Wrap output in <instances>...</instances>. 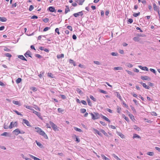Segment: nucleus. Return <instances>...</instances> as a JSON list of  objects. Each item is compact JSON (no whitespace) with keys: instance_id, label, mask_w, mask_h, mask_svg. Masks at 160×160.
I'll return each mask as SVG.
<instances>
[{"instance_id":"f257e3e1","label":"nucleus","mask_w":160,"mask_h":160,"mask_svg":"<svg viewBox=\"0 0 160 160\" xmlns=\"http://www.w3.org/2000/svg\"><path fill=\"white\" fill-rule=\"evenodd\" d=\"M94 114L92 113H89L92 116V118L93 120L98 119L100 118L99 114L98 113L94 112Z\"/></svg>"},{"instance_id":"f03ea898","label":"nucleus","mask_w":160,"mask_h":160,"mask_svg":"<svg viewBox=\"0 0 160 160\" xmlns=\"http://www.w3.org/2000/svg\"><path fill=\"white\" fill-rule=\"evenodd\" d=\"M49 123L50 125H51V127L52 128V129L55 131H59V129H58V127L54 123L52 122L51 121H50L49 122Z\"/></svg>"},{"instance_id":"7ed1b4c3","label":"nucleus","mask_w":160,"mask_h":160,"mask_svg":"<svg viewBox=\"0 0 160 160\" xmlns=\"http://www.w3.org/2000/svg\"><path fill=\"white\" fill-rule=\"evenodd\" d=\"M18 126V122H11L10 125L8 127L9 129H11L13 127H16Z\"/></svg>"},{"instance_id":"20e7f679","label":"nucleus","mask_w":160,"mask_h":160,"mask_svg":"<svg viewBox=\"0 0 160 160\" xmlns=\"http://www.w3.org/2000/svg\"><path fill=\"white\" fill-rule=\"evenodd\" d=\"M12 133L16 135H18L20 133H24V132L23 131L21 132L19 129L17 128L14 130L13 131Z\"/></svg>"},{"instance_id":"39448f33","label":"nucleus","mask_w":160,"mask_h":160,"mask_svg":"<svg viewBox=\"0 0 160 160\" xmlns=\"http://www.w3.org/2000/svg\"><path fill=\"white\" fill-rule=\"evenodd\" d=\"M153 5L154 10L155 11H157L158 12V15L159 16V18H160L159 13L160 11L159 8L157 6L156 4L154 3H153Z\"/></svg>"},{"instance_id":"423d86ee","label":"nucleus","mask_w":160,"mask_h":160,"mask_svg":"<svg viewBox=\"0 0 160 160\" xmlns=\"http://www.w3.org/2000/svg\"><path fill=\"white\" fill-rule=\"evenodd\" d=\"M41 135L42 136L46 139H48V137L45 133L41 129Z\"/></svg>"},{"instance_id":"0eeeda50","label":"nucleus","mask_w":160,"mask_h":160,"mask_svg":"<svg viewBox=\"0 0 160 160\" xmlns=\"http://www.w3.org/2000/svg\"><path fill=\"white\" fill-rule=\"evenodd\" d=\"M141 78L143 80L150 81L151 80V78L149 77L145 76H141Z\"/></svg>"},{"instance_id":"6e6552de","label":"nucleus","mask_w":160,"mask_h":160,"mask_svg":"<svg viewBox=\"0 0 160 160\" xmlns=\"http://www.w3.org/2000/svg\"><path fill=\"white\" fill-rule=\"evenodd\" d=\"M48 10H49L51 12H56V11L54 8L53 7H50L48 9Z\"/></svg>"},{"instance_id":"1a4fd4ad","label":"nucleus","mask_w":160,"mask_h":160,"mask_svg":"<svg viewBox=\"0 0 160 160\" xmlns=\"http://www.w3.org/2000/svg\"><path fill=\"white\" fill-rule=\"evenodd\" d=\"M23 122L28 126H31L29 121L26 119H23Z\"/></svg>"},{"instance_id":"9d476101","label":"nucleus","mask_w":160,"mask_h":160,"mask_svg":"<svg viewBox=\"0 0 160 160\" xmlns=\"http://www.w3.org/2000/svg\"><path fill=\"white\" fill-rule=\"evenodd\" d=\"M116 133L120 137L122 138H125L124 135L123 134H122L121 132H119L118 131H117Z\"/></svg>"},{"instance_id":"9b49d317","label":"nucleus","mask_w":160,"mask_h":160,"mask_svg":"<svg viewBox=\"0 0 160 160\" xmlns=\"http://www.w3.org/2000/svg\"><path fill=\"white\" fill-rule=\"evenodd\" d=\"M140 83L145 88L147 89H149L150 88V87L149 86L147 85L145 83H144L143 82H140Z\"/></svg>"},{"instance_id":"f8f14e48","label":"nucleus","mask_w":160,"mask_h":160,"mask_svg":"<svg viewBox=\"0 0 160 160\" xmlns=\"http://www.w3.org/2000/svg\"><path fill=\"white\" fill-rule=\"evenodd\" d=\"M93 130L95 131V133L99 135L101 137H102V134L101 133H100L98 130L95 129V128H93Z\"/></svg>"},{"instance_id":"ddd939ff","label":"nucleus","mask_w":160,"mask_h":160,"mask_svg":"<svg viewBox=\"0 0 160 160\" xmlns=\"http://www.w3.org/2000/svg\"><path fill=\"white\" fill-rule=\"evenodd\" d=\"M138 67L142 70H146L147 71H148V68L146 67H143L142 66L140 65L138 66Z\"/></svg>"},{"instance_id":"4468645a","label":"nucleus","mask_w":160,"mask_h":160,"mask_svg":"<svg viewBox=\"0 0 160 160\" xmlns=\"http://www.w3.org/2000/svg\"><path fill=\"white\" fill-rule=\"evenodd\" d=\"M101 118L102 119H104L105 120L108 121V122L109 123L110 122V121L109 119L107 118L105 116L102 115H101Z\"/></svg>"},{"instance_id":"2eb2a0df","label":"nucleus","mask_w":160,"mask_h":160,"mask_svg":"<svg viewBox=\"0 0 160 160\" xmlns=\"http://www.w3.org/2000/svg\"><path fill=\"white\" fill-rule=\"evenodd\" d=\"M69 62L70 63H72L74 66H76L75 62L73 60L71 59H70L69 60Z\"/></svg>"},{"instance_id":"dca6fc26","label":"nucleus","mask_w":160,"mask_h":160,"mask_svg":"<svg viewBox=\"0 0 160 160\" xmlns=\"http://www.w3.org/2000/svg\"><path fill=\"white\" fill-rule=\"evenodd\" d=\"M31 54V52L30 51H27L25 54V56L26 57H30V54Z\"/></svg>"},{"instance_id":"f3484780","label":"nucleus","mask_w":160,"mask_h":160,"mask_svg":"<svg viewBox=\"0 0 160 160\" xmlns=\"http://www.w3.org/2000/svg\"><path fill=\"white\" fill-rule=\"evenodd\" d=\"M30 157L32 158L34 160H40L39 158H36L31 155H29Z\"/></svg>"},{"instance_id":"a211bd4d","label":"nucleus","mask_w":160,"mask_h":160,"mask_svg":"<svg viewBox=\"0 0 160 160\" xmlns=\"http://www.w3.org/2000/svg\"><path fill=\"white\" fill-rule=\"evenodd\" d=\"M7 19L6 18L0 17V21L2 22H6Z\"/></svg>"},{"instance_id":"6ab92c4d","label":"nucleus","mask_w":160,"mask_h":160,"mask_svg":"<svg viewBox=\"0 0 160 160\" xmlns=\"http://www.w3.org/2000/svg\"><path fill=\"white\" fill-rule=\"evenodd\" d=\"M66 8L65 9V14L67 13L68 12L70 11L68 6H66Z\"/></svg>"},{"instance_id":"aec40b11","label":"nucleus","mask_w":160,"mask_h":160,"mask_svg":"<svg viewBox=\"0 0 160 160\" xmlns=\"http://www.w3.org/2000/svg\"><path fill=\"white\" fill-rule=\"evenodd\" d=\"M41 50H43L44 51L47 52H49V50L48 49L46 48H44V47H41Z\"/></svg>"},{"instance_id":"412c9836","label":"nucleus","mask_w":160,"mask_h":160,"mask_svg":"<svg viewBox=\"0 0 160 160\" xmlns=\"http://www.w3.org/2000/svg\"><path fill=\"white\" fill-rule=\"evenodd\" d=\"M100 131L103 133V134L105 136L108 137V134L106 132L104 131V130L103 129H101Z\"/></svg>"},{"instance_id":"4be33fe9","label":"nucleus","mask_w":160,"mask_h":160,"mask_svg":"<svg viewBox=\"0 0 160 160\" xmlns=\"http://www.w3.org/2000/svg\"><path fill=\"white\" fill-rule=\"evenodd\" d=\"M18 58L22 60L27 61V59L25 58V57L23 55H19L18 56Z\"/></svg>"},{"instance_id":"5701e85b","label":"nucleus","mask_w":160,"mask_h":160,"mask_svg":"<svg viewBox=\"0 0 160 160\" xmlns=\"http://www.w3.org/2000/svg\"><path fill=\"white\" fill-rule=\"evenodd\" d=\"M74 129L75 130H76L77 131H78L79 132H82V130L81 129H80V128H78L77 127H74Z\"/></svg>"},{"instance_id":"b1692460","label":"nucleus","mask_w":160,"mask_h":160,"mask_svg":"<svg viewBox=\"0 0 160 160\" xmlns=\"http://www.w3.org/2000/svg\"><path fill=\"white\" fill-rule=\"evenodd\" d=\"M116 93L117 94V97L118 98L120 99V100H122V98L120 94L118 92H116Z\"/></svg>"},{"instance_id":"393cba45","label":"nucleus","mask_w":160,"mask_h":160,"mask_svg":"<svg viewBox=\"0 0 160 160\" xmlns=\"http://www.w3.org/2000/svg\"><path fill=\"white\" fill-rule=\"evenodd\" d=\"M64 57V54H61L58 55H57V58H63Z\"/></svg>"},{"instance_id":"a878e982","label":"nucleus","mask_w":160,"mask_h":160,"mask_svg":"<svg viewBox=\"0 0 160 160\" xmlns=\"http://www.w3.org/2000/svg\"><path fill=\"white\" fill-rule=\"evenodd\" d=\"M122 68L121 67H115L114 68V69L115 70H122Z\"/></svg>"},{"instance_id":"bb28decb","label":"nucleus","mask_w":160,"mask_h":160,"mask_svg":"<svg viewBox=\"0 0 160 160\" xmlns=\"http://www.w3.org/2000/svg\"><path fill=\"white\" fill-rule=\"evenodd\" d=\"M133 138H141V137L139 136L138 135V134H133Z\"/></svg>"},{"instance_id":"cd10ccee","label":"nucleus","mask_w":160,"mask_h":160,"mask_svg":"<svg viewBox=\"0 0 160 160\" xmlns=\"http://www.w3.org/2000/svg\"><path fill=\"white\" fill-rule=\"evenodd\" d=\"M88 105L91 107L92 106V103L91 102L90 99L89 98H88L87 100Z\"/></svg>"},{"instance_id":"c85d7f7f","label":"nucleus","mask_w":160,"mask_h":160,"mask_svg":"<svg viewBox=\"0 0 160 160\" xmlns=\"http://www.w3.org/2000/svg\"><path fill=\"white\" fill-rule=\"evenodd\" d=\"M140 39L138 37H136L133 38V40L135 41H138Z\"/></svg>"},{"instance_id":"c756f323","label":"nucleus","mask_w":160,"mask_h":160,"mask_svg":"<svg viewBox=\"0 0 160 160\" xmlns=\"http://www.w3.org/2000/svg\"><path fill=\"white\" fill-rule=\"evenodd\" d=\"M12 103L14 104H15V105H19L20 103L18 101H16L13 100V101H12Z\"/></svg>"},{"instance_id":"7c9ffc66","label":"nucleus","mask_w":160,"mask_h":160,"mask_svg":"<svg viewBox=\"0 0 160 160\" xmlns=\"http://www.w3.org/2000/svg\"><path fill=\"white\" fill-rule=\"evenodd\" d=\"M134 129L138 131H139L141 130L140 128L139 127H138L136 125L134 126Z\"/></svg>"},{"instance_id":"2f4dec72","label":"nucleus","mask_w":160,"mask_h":160,"mask_svg":"<svg viewBox=\"0 0 160 160\" xmlns=\"http://www.w3.org/2000/svg\"><path fill=\"white\" fill-rule=\"evenodd\" d=\"M85 1V0H79L78 3L79 5H82Z\"/></svg>"},{"instance_id":"473e14b6","label":"nucleus","mask_w":160,"mask_h":160,"mask_svg":"<svg viewBox=\"0 0 160 160\" xmlns=\"http://www.w3.org/2000/svg\"><path fill=\"white\" fill-rule=\"evenodd\" d=\"M22 81L21 78H18L16 80V82L18 84L20 82Z\"/></svg>"},{"instance_id":"72a5a7b5","label":"nucleus","mask_w":160,"mask_h":160,"mask_svg":"<svg viewBox=\"0 0 160 160\" xmlns=\"http://www.w3.org/2000/svg\"><path fill=\"white\" fill-rule=\"evenodd\" d=\"M126 71L128 72V73L130 75H132V76L134 75V73L133 72H131V71H128V70H126Z\"/></svg>"},{"instance_id":"f704fd0d","label":"nucleus","mask_w":160,"mask_h":160,"mask_svg":"<svg viewBox=\"0 0 160 160\" xmlns=\"http://www.w3.org/2000/svg\"><path fill=\"white\" fill-rule=\"evenodd\" d=\"M126 65L128 67L132 68L133 67V65L129 63H127Z\"/></svg>"},{"instance_id":"c9c22d12","label":"nucleus","mask_w":160,"mask_h":160,"mask_svg":"<svg viewBox=\"0 0 160 160\" xmlns=\"http://www.w3.org/2000/svg\"><path fill=\"white\" fill-rule=\"evenodd\" d=\"M47 76L48 77H51V78H53V75L51 72H48V73Z\"/></svg>"},{"instance_id":"e433bc0d","label":"nucleus","mask_w":160,"mask_h":160,"mask_svg":"<svg viewBox=\"0 0 160 160\" xmlns=\"http://www.w3.org/2000/svg\"><path fill=\"white\" fill-rule=\"evenodd\" d=\"M24 107H25L26 108H27L28 109H30V110L32 109V107L31 106L25 105H24Z\"/></svg>"},{"instance_id":"4c0bfd02","label":"nucleus","mask_w":160,"mask_h":160,"mask_svg":"<svg viewBox=\"0 0 160 160\" xmlns=\"http://www.w3.org/2000/svg\"><path fill=\"white\" fill-rule=\"evenodd\" d=\"M112 156L116 159H117L118 160H120V159L116 155H115L114 154H112Z\"/></svg>"},{"instance_id":"58836bf2","label":"nucleus","mask_w":160,"mask_h":160,"mask_svg":"<svg viewBox=\"0 0 160 160\" xmlns=\"http://www.w3.org/2000/svg\"><path fill=\"white\" fill-rule=\"evenodd\" d=\"M140 14V12H139L138 13H134L133 14V15L134 17H137Z\"/></svg>"},{"instance_id":"ea45409f","label":"nucleus","mask_w":160,"mask_h":160,"mask_svg":"<svg viewBox=\"0 0 160 160\" xmlns=\"http://www.w3.org/2000/svg\"><path fill=\"white\" fill-rule=\"evenodd\" d=\"M80 112L81 113H83L86 112V110L84 108H81L80 109Z\"/></svg>"},{"instance_id":"a19ab883","label":"nucleus","mask_w":160,"mask_h":160,"mask_svg":"<svg viewBox=\"0 0 160 160\" xmlns=\"http://www.w3.org/2000/svg\"><path fill=\"white\" fill-rule=\"evenodd\" d=\"M147 154L150 156H152L154 155V153L153 152H148L147 153Z\"/></svg>"},{"instance_id":"79ce46f5","label":"nucleus","mask_w":160,"mask_h":160,"mask_svg":"<svg viewBox=\"0 0 160 160\" xmlns=\"http://www.w3.org/2000/svg\"><path fill=\"white\" fill-rule=\"evenodd\" d=\"M14 112H15L18 115L21 116H22V114L21 113H20V112H18L17 110H14Z\"/></svg>"},{"instance_id":"37998d69","label":"nucleus","mask_w":160,"mask_h":160,"mask_svg":"<svg viewBox=\"0 0 160 160\" xmlns=\"http://www.w3.org/2000/svg\"><path fill=\"white\" fill-rule=\"evenodd\" d=\"M123 117L127 122H128L129 121V119L128 118L126 117V116L124 115H123Z\"/></svg>"},{"instance_id":"c03bdc74","label":"nucleus","mask_w":160,"mask_h":160,"mask_svg":"<svg viewBox=\"0 0 160 160\" xmlns=\"http://www.w3.org/2000/svg\"><path fill=\"white\" fill-rule=\"evenodd\" d=\"M43 22L45 23L49 21V19L47 18H45L43 19Z\"/></svg>"},{"instance_id":"a18cd8bd","label":"nucleus","mask_w":160,"mask_h":160,"mask_svg":"<svg viewBox=\"0 0 160 160\" xmlns=\"http://www.w3.org/2000/svg\"><path fill=\"white\" fill-rule=\"evenodd\" d=\"M150 70L153 72V73H154L155 74H156V71H155V70L153 69H152V68H150Z\"/></svg>"},{"instance_id":"49530a36","label":"nucleus","mask_w":160,"mask_h":160,"mask_svg":"<svg viewBox=\"0 0 160 160\" xmlns=\"http://www.w3.org/2000/svg\"><path fill=\"white\" fill-rule=\"evenodd\" d=\"M90 98L92 100H93L94 101H96V98H95L92 96L90 95Z\"/></svg>"},{"instance_id":"de8ad7c7","label":"nucleus","mask_w":160,"mask_h":160,"mask_svg":"<svg viewBox=\"0 0 160 160\" xmlns=\"http://www.w3.org/2000/svg\"><path fill=\"white\" fill-rule=\"evenodd\" d=\"M121 111V108L118 106L117 108V112L118 113H120Z\"/></svg>"},{"instance_id":"09e8293b","label":"nucleus","mask_w":160,"mask_h":160,"mask_svg":"<svg viewBox=\"0 0 160 160\" xmlns=\"http://www.w3.org/2000/svg\"><path fill=\"white\" fill-rule=\"evenodd\" d=\"M55 32H56L58 34V35H59L60 32H59V30L58 28H57L55 29Z\"/></svg>"},{"instance_id":"8fccbe9b","label":"nucleus","mask_w":160,"mask_h":160,"mask_svg":"<svg viewBox=\"0 0 160 160\" xmlns=\"http://www.w3.org/2000/svg\"><path fill=\"white\" fill-rule=\"evenodd\" d=\"M75 137H76V141L77 142H79L80 141V140L79 139V138L77 137L76 136V135H75Z\"/></svg>"},{"instance_id":"3c124183","label":"nucleus","mask_w":160,"mask_h":160,"mask_svg":"<svg viewBox=\"0 0 160 160\" xmlns=\"http://www.w3.org/2000/svg\"><path fill=\"white\" fill-rule=\"evenodd\" d=\"M100 92L101 93L105 94H107V92L106 91L102 90H100Z\"/></svg>"},{"instance_id":"603ef678","label":"nucleus","mask_w":160,"mask_h":160,"mask_svg":"<svg viewBox=\"0 0 160 160\" xmlns=\"http://www.w3.org/2000/svg\"><path fill=\"white\" fill-rule=\"evenodd\" d=\"M4 50L5 51H7V52H9L10 51V50L8 48H7L5 47L4 48Z\"/></svg>"},{"instance_id":"864d4df0","label":"nucleus","mask_w":160,"mask_h":160,"mask_svg":"<svg viewBox=\"0 0 160 160\" xmlns=\"http://www.w3.org/2000/svg\"><path fill=\"white\" fill-rule=\"evenodd\" d=\"M33 8H34L33 6L32 5H31L30 6L29 9V10L30 11H31L32 10V9H33Z\"/></svg>"},{"instance_id":"5fc2aeb1","label":"nucleus","mask_w":160,"mask_h":160,"mask_svg":"<svg viewBox=\"0 0 160 160\" xmlns=\"http://www.w3.org/2000/svg\"><path fill=\"white\" fill-rule=\"evenodd\" d=\"M67 28L70 30L71 31H72V27L70 26H68L67 27Z\"/></svg>"},{"instance_id":"6e6d98bb","label":"nucleus","mask_w":160,"mask_h":160,"mask_svg":"<svg viewBox=\"0 0 160 160\" xmlns=\"http://www.w3.org/2000/svg\"><path fill=\"white\" fill-rule=\"evenodd\" d=\"M81 102L84 105H87V103H86V102L84 101V100H82Z\"/></svg>"},{"instance_id":"4d7b16f0","label":"nucleus","mask_w":160,"mask_h":160,"mask_svg":"<svg viewBox=\"0 0 160 160\" xmlns=\"http://www.w3.org/2000/svg\"><path fill=\"white\" fill-rule=\"evenodd\" d=\"M33 112L35 114L37 115L38 117H39V113L37 111L33 110Z\"/></svg>"},{"instance_id":"13d9d810","label":"nucleus","mask_w":160,"mask_h":160,"mask_svg":"<svg viewBox=\"0 0 160 160\" xmlns=\"http://www.w3.org/2000/svg\"><path fill=\"white\" fill-rule=\"evenodd\" d=\"M58 111L59 112L61 113L64 111V110L62 109L61 108H58Z\"/></svg>"},{"instance_id":"bf43d9fd","label":"nucleus","mask_w":160,"mask_h":160,"mask_svg":"<svg viewBox=\"0 0 160 160\" xmlns=\"http://www.w3.org/2000/svg\"><path fill=\"white\" fill-rule=\"evenodd\" d=\"M8 133L7 132H4L1 134V136H6L8 135Z\"/></svg>"},{"instance_id":"052dcab7","label":"nucleus","mask_w":160,"mask_h":160,"mask_svg":"<svg viewBox=\"0 0 160 160\" xmlns=\"http://www.w3.org/2000/svg\"><path fill=\"white\" fill-rule=\"evenodd\" d=\"M50 28L47 27H46L43 30V32H46V31L48 30Z\"/></svg>"},{"instance_id":"680f3d73","label":"nucleus","mask_w":160,"mask_h":160,"mask_svg":"<svg viewBox=\"0 0 160 160\" xmlns=\"http://www.w3.org/2000/svg\"><path fill=\"white\" fill-rule=\"evenodd\" d=\"M77 91L78 93H79L80 94L82 93V91L81 90H80L78 88L77 90Z\"/></svg>"},{"instance_id":"e2e57ef3","label":"nucleus","mask_w":160,"mask_h":160,"mask_svg":"<svg viewBox=\"0 0 160 160\" xmlns=\"http://www.w3.org/2000/svg\"><path fill=\"white\" fill-rule=\"evenodd\" d=\"M5 56L7 57H8L9 58H11L12 57V55L11 54L8 53H6L5 54Z\"/></svg>"},{"instance_id":"0e129e2a","label":"nucleus","mask_w":160,"mask_h":160,"mask_svg":"<svg viewBox=\"0 0 160 160\" xmlns=\"http://www.w3.org/2000/svg\"><path fill=\"white\" fill-rule=\"evenodd\" d=\"M137 35L139 37H145L146 36L144 34H142L141 33L138 34Z\"/></svg>"},{"instance_id":"69168bd1","label":"nucleus","mask_w":160,"mask_h":160,"mask_svg":"<svg viewBox=\"0 0 160 160\" xmlns=\"http://www.w3.org/2000/svg\"><path fill=\"white\" fill-rule=\"evenodd\" d=\"M83 11L78 12L79 15L82 16L83 15Z\"/></svg>"},{"instance_id":"338daca9","label":"nucleus","mask_w":160,"mask_h":160,"mask_svg":"<svg viewBox=\"0 0 160 160\" xmlns=\"http://www.w3.org/2000/svg\"><path fill=\"white\" fill-rule=\"evenodd\" d=\"M111 54L113 56H116L118 54L115 52H112L111 53Z\"/></svg>"},{"instance_id":"774afa93","label":"nucleus","mask_w":160,"mask_h":160,"mask_svg":"<svg viewBox=\"0 0 160 160\" xmlns=\"http://www.w3.org/2000/svg\"><path fill=\"white\" fill-rule=\"evenodd\" d=\"M100 123L102 125L105 126L106 125L105 123L103 122L100 121Z\"/></svg>"}]
</instances>
